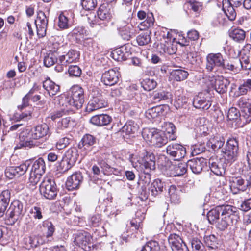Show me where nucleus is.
Instances as JSON below:
<instances>
[{
	"mask_svg": "<svg viewBox=\"0 0 251 251\" xmlns=\"http://www.w3.org/2000/svg\"><path fill=\"white\" fill-rule=\"evenodd\" d=\"M97 15L100 21H108L112 18V11L107 5L103 4L99 8Z\"/></svg>",
	"mask_w": 251,
	"mask_h": 251,
	"instance_id": "nucleus-33",
	"label": "nucleus"
},
{
	"mask_svg": "<svg viewBox=\"0 0 251 251\" xmlns=\"http://www.w3.org/2000/svg\"><path fill=\"white\" fill-rule=\"evenodd\" d=\"M207 95L202 93H200L196 96L193 99V104L198 109L207 110L210 107L211 103L207 99Z\"/></svg>",
	"mask_w": 251,
	"mask_h": 251,
	"instance_id": "nucleus-21",
	"label": "nucleus"
},
{
	"mask_svg": "<svg viewBox=\"0 0 251 251\" xmlns=\"http://www.w3.org/2000/svg\"><path fill=\"white\" fill-rule=\"evenodd\" d=\"M229 205H218L211 209L207 213V218L209 223L212 225H214L215 223L224 213L229 214V211H227V209L230 207Z\"/></svg>",
	"mask_w": 251,
	"mask_h": 251,
	"instance_id": "nucleus-14",
	"label": "nucleus"
},
{
	"mask_svg": "<svg viewBox=\"0 0 251 251\" xmlns=\"http://www.w3.org/2000/svg\"><path fill=\"white\" fill-rule=\"evenodd\" d=\"M43 87L48 92L50 96L56 95L60 90V86L56 84L49 78L43 82Z\"/></svg>",
	"mask_w": 251,
	"mask_h": 251,
	"instance_id": "nucleus-34",
	"label": "nucleus"
},
{
	"mask_svg": "<svg viewBox=\"0 0 251 251\" xmlns=\"http://www.w3.org/2000/svg\"><path fill=\"white\" fill-rule=\"evenodd\" d=\"M43 227L46 230V237L48 241L50 240V239L52 237L55 230L54 226L51 222L49 220H45L42 223Z\"/></svg>",
	"mask_w": 251,
	"mask_h": 251,
	"instance_id": "nucleus-41",
	"label": "nucleus"
},
{
	"mask_svg": "<svg viewBox=\"0 0 251 251\" xmlns=\"http://www.w3.org/2000/svg\"><path fill=\"white\" fill-rule=\"evenodd\" d=\"M137 15L139 20H144V21L140 24V25L143 26V28L140 27L141 30L145 29L153 25L154 19L151 13H147L145 11L139 10L137 12Z\"/></svg>",
	"mask_w": 251,
	"mask_h": 251,
	"instance_id": "nucleus-22",
	"label": "nucleus"
},
{
	"mask_svg": "<svg viewBox=\"0 0 251 251\" xmlns=\"http://www.w3.org/2000/svg\"><path fill=\"white\" fill-rule=\"evenodd\" d=\"M243 0H223V10L230 21H234L236 17L235 8L242 5Z\"/></svg>",
	"mask_w": 251,
	"mask_h": 251,
	"instance_id": "nucleus-10",
	"label": "nucleus"
},
{
	"mask_svg": "<svg viewBox=\"0 0 251 251\" xmlns=\"http://www.w3.org/2000/svg\"><path fill=\"white\" fill-rule=\"evenodd\" d=\"M225 143L224 138L219 135L211 137L207 142L208 147L211 148L216 151L223 147Z\"/></svg>",
	"mask_w": 251,
	"mask_h": 251,
	"instance_id": "nucleus-31",
	"label": "nucleus"
},
{
	"mask_svg": "<svg viewBox=\"0 0 251 251\" xmlns=\"http://www.w3.org/2000/svg\"><path fill=\"white\" fill-rule=\"evenodd\" d=\"M40 192L43 197L49 200L55 199L57 194V189L54 180L44 177L39 187Z\"/></svg>",
	"mask_w": 251,
	"mask_h": 251,
	"instance_id": "nucleus-8",
	"label": "nucleus"
},
{
	"mask_svg": "<svg viewBox=\"0 0 251 251\" xmlns=\"http://www.w3.org/2000/svg\"><path fill=\"white\" fill-rule=\"evenodd\" d=\"M83 46L85 49L88 50L90 52L95 53L98 51L96 43L91 38L85 40L83 42Z\"/></svg>",
	"mask_w": 251,
	"mask_h": 251,
	"instance_id": "nucleus-55",
	"label": "nucleus"
},
{
	"mask_svg": "<svg viewBox=\"0 0 251 251\" xmlns=\"http://www.w3.org/2000/svg\"><path fill=\"white\" fill-rule=\"evenodd\" d=\"M58 25L62 29H67L71 26L72 23L65 13L62 12L59 15Z\"/></svg>",
	"mask_w": 251,
	"mask_h": 251,
	"instance_id": "nucleus-48",
	"label": "nucleus"
},
{
	"mask_svg": "<svg viewBox=\"0 0 251 251\" xmlns=\"http://www.w3.org/2000/svg\"><path fill=\"white\" fill-rule=\"evenodd\" d=\"M188 167L196 174H200L206 165V160L203 158H194L187 161Z\"/></svg>",
	"mask_w": 251,
	"mask_h": 251,
	"instance_id": "nucleus-23",
	"label": "nucleus"
},
{
	"mask_svg": "<svg viewBox=\"0 0 251 251\" xmlns=\"http://www.w3.org/2000/svg\"><path fill=\"white\" fill-rule=\"evenodd\" d=\"M248 187L245 180L240 177H233L232 179L230 189L233 194H237L239 192L244 191Z\"/></svg>",
	"mask_w": 251,
	"mask_h": 251,
	"instance_id": "nucleus-26",
	"label": "nucleus"
},
{
	"mask_svg": "<svg viewBox=\"0 0 251 251\" xmlns=\"http://www.w3.org/2000/svg\"><path fill=\"white\" fill-rule=\"evenodd\" d=\"M96 139L95 137L91 134H86L81 139L78 144V147L80 149L89 151L96 143Z\"/></svg>",
	"mask_w": 251,
	"mask_h": 251,
	"instance_id": "nucleus-30",
	"label": "nucleus"
},
{
	"mask_svg": "<svg viewBox=\"0 0 251 251\" xmlns=\"http://www.w3.org/2000/svg\"><path fill=\"white\" fill-rule=\"evenodd\" d=\"M83 180L82 174L76 172L69 176L66 182V186L69 190L77 189L79 188Z\"/></svg>",
	"mask_w": 251,
	"mask_h": 251,
	"instance_id": "nucleus-18",
	"label": "nucleus"
},
{
	"mask_svg": "<svg viewBox=\"0 0 251 251\" xmlns=\"http://www.w3.org/2000/svg\"><path fill=\"white\" fill-rule=\"evenodd\" d=\"M224 60L223 56L220 53H209L206 57V69L212 72L215 67H222Z\"/></svg>",
	"mask_w": 251,
	"mask_h": 251,
	"instance_id": "nucleus-16",
	"label": "nucleus"
},
{
	"mask_svg": "<svg viewBox=\"0 0 251 251\" xmlns=\"http://www.w3.org/2000/svg\"><path fill=\"white\" fill-rule=\"evenodd\" d=\"M245 32L240 28H235L229 32V36L234 41L241 42L245 38Z\"/></svg>",
	"mask_w": 251,
	"mask_h": 251,
	"instance_id": "nucleus-42",
	"label": "nucleus"
},
{
	"mask_svg": "<svg viewBox=\"0 0 251 251\" xmlns=\"http://www.w3.org/2000/svg\"><path fill=\"white\" fill-rule=\"evenodd\" d=\"M58 57H57L54 53H49L45 56L44 63L45 66L49 67L54 65L55 63L58 65Z\"/></svg>",
	"mask_w": 251,
	"mask_h": 251,
	"instance_id": "nucleus-51",
	"label": "nucleus"
},
{
	"mask_svg": "<svg viewBox=\"0 0 251 251\" xmlns=\"http://www.w3.org/2000/svg\"><path fill=\"white\" fill-rule=\"evenodd\" d=\"M78 157L77 149L75 147L69 149L65 153L63 157L69 162V166H73Z\"/></svg>",
	"mask_w": 251,
	"mask_h": 251,
	"instance_id": "nucleus-32",
	"label": "nucleus"
},
{
	"mask_svg": "<svg viewBox=\"0 0 251 251\" xmlns=\"http://www.w3.org/2000/svg\"><path fill=\"white\" fill-rule=\"evenodd\" d=\"M45 170V163L42 158H39L34 162L28 182L31 189H34L33 187L40 181Z\"/></svg>",
	"mask_w": 251,
	"mask_h": 251,
	"instance_id": "nucleus-6",
	"label": "nucleus"
},
{
	"mask_svg": "<svg viewBox=\"0 0 251 251\" xmlns=\"http://www.w3.org/2000/svg\"><path fill=\"white\" fill-rule=\"evenodd\" d=\"M229 82L223 76H218L215 79L213 87L215 90L220 94H223L226 92Z\"/></svg>",
	"mask_w": 251,
	"mask_h": 251,
	"instance_id": "nucleus-28",
	"label": "nucleus"
},
{
	"mask_svg": "<svg viewBox=\"0 0 251 251\" xmlns=\"http://www.w3.org/2000/svg\"><path fill=\"white\" fill-rule=\"evenodd\" d=\"M68 71L70 76L72 77H79L82 74L81 68L77 65H70Z\"/></svg>",
	"mask_w": 251,
	"mask_h": 251,
	"instance_id": "nucleus-57",
	"label": "nucleus"
},
{
	"mask_svg": "<svg viewBox=\"0 0 251 251\" xmlns=\"http://www.w3.org/2000/svg\"><path fill=\"white\" fill-rule=\"evenodd\" d=\"M164 183L159 179L154 180L149 188V191L153 197H156L161 194L164 189Z\"/></svg>",
	"mask_w": 251,
	"mask_h": 251,
	"instance_id": "nucleus-35",
	"label": "nucleus"
},
{
	"mask_svg": "<svg viewBox=\"0 0 251 251\" xmlns=\"http://www.w3.org/2000/svg\"><path fill=\"white\" fill-rule=\"evenodd\" d=\"M203 241L206 246L209 248L215 249L217 247V238L213 234L205 235Z\"/></svg>",
	"mask_w": 251,
	"mask_h": 251,
	"instance_id": "nucleus-50",
	"label": "nucleus"
},
{
	"mask_svg": "<svg viewBox=\"0 0 251 251\" xmlns=\"http://www.w3.org/2000/svg\"><path fill=\"white\" fill-rule=\"evenodd\" d=\"M241 63V69L250 70L251 69V56H242L239 59Z\"/></svg>",
	"mask_w": 251,
	"mask_h": 251,
	"instance_id": "nucleus-62",
	"label": "nucleus"
},
{
	"mask_svg": "<svg viewBox=\"0 0 251 251\" xmlns=\"http://www.w3.org/2000/svg\"><path fill=\"white\" fill-rule=\"evenodd\" d=\"M191 243L193 251H204L203 244L198 238L192 239Z\"/></svg>",
	"mask_w": 251,
	"mask_h": 251,
	"instance_id": "nucleus-63",
	"label": "nucleus"
},
{
	"mask_svg": "<svg viewBox=\"0 0 251 251\" xmlns=\"http://www.w3.org/2000/svg\"><path fill=\"white\" fill-rule=\"evenodd\" d=\"M163 110L161 106H157L149 109L146 111V116L148 119H154L162 114Z\"/></svg>",
	"mask_w": 251,
	"mask_h": 251,
	"instance_id": "nucleus-45",
	"label": "nucleus"
},
{
	"mask_svg": "<svg viewBox=\"0 0 251 251\" xmlns=\"http://www.w3.org/2000/svg\"><path fill=\"white\" fill-rule=\"evenodd\" d=\"M8 232L6 227L0 226V244H5L9 239V236L8 235Z\"/></svg>",
	"mask_w": 251,
	"mask_h": 251,
	"instance_id": "nucleus-59",
	"label": "nucleus"
},
{
	"mask_svg": "<svg viewBox=\"0 0 251 251\" xmlns=\"http://www.w3.org/2000/svg\"><path fill=\"white\" fill-rule=\"evenodd\" d=\"M23 208L22 202L18 200L14 201L6 212V216L11 219L13 223H15L22 214Z\"/></svg>",
	"mask_w": 251,
	"mask_h": 251,
	"instance_id": "nucleus-15",
	"label": "nucleus"
},
{
	"mask_svg": "<svg viewBox=\"0 0 251 251\" xmlns=\"http://www.w3.org/2000/svg\"><path fill=\"white\" fill-rule=\"evenodd\" d=\"M250 91H251V79H248L239 86L235 94L237 96H239L245 95Z\"/></svg>",
	"mask_w": 251,
	"mask_h": 251,
	"instance_id": "nucleus-44",
	"label": "nucleus"
},
{
	"mask_svg": "<svg viewBox=\"0 0 251 251\" xmlns=\"http://www.w3.org/2000/svg\"><path fill=\"white\" fill-rule=\"evenodd\" d=\"M66 108H61L59 110H56L50 115V118L53 121L62 118L67 115L70 112L72 111V108L68 107V105L65 104Z\"/></svg>",
	"mask_w": 251,
	"mask_h": 251,
	"instance_id": "nucleus-43",
	"label": "nucleus"
},
{
	"mask_svg": "<svg viewBox=\"0 0 251 251\" xmlns=\"http://www.w3.org/2000/svg\"><path fill=\"white\" fill-rule=\"evenodd\" d=\"M184 7H187L196 14H199L203 8V4L195 0H187L184 4Z\"/></svg>",
	"mask_w": 251,
	"mask_h": 251,
	"instance_id": "nucleus-40",
	"label": "nucleus"
},
{
	"mask_svg": "<svg viewBox=\"0 0 251 251\" xmlns=\"http://www.w3.org/2000/svg\"><path fill=\"white\" fill-rule=\"evenodd\" d=\"M30 213L33 215V217L35 219H41L43 218L42 209L38 206H34L30 211Z\"/></svg>",
	"mask_w": 251,
	"mask_h": 251,
	"instance_id": "nucleus-64",
	"label": "nucleus"
},
{
	"mask_svg": "<svg viewBox=\"0 0 251 251\" xmlns=\"http://www.w3.org/2000/svg\"><path fill=\"white\" fill-rule=\"evenodd\" d=\"M225 158H219L213 155L209 159V166L210 170L218 176H223L225 174L226 165Z\"/></svg>",
	"mask_w": 251,
	"mask_h": 251,
	"instance_id": "nucleus-9",
	"label": "nucleus"
},
{
	"mask_svg": "<svg viewBox=\"0 0 251 251\" xmlns=\"http://www.w3.org/2000/svg\"><path fill=\"white\" fill-rule=\"evenodd\" d=\"M35 24L37 34L39 37H44L46 34L48 24V18L47 15L42 11H38Z\"/></svg>",
	"mask_w": 251,
	"mask_h": 251,
	"instance_id": "nucleus-13",
	"label": "nucleus"
},
{
	"mask_svg": "<svg viewBox=\"0 0 251 251\" xmlns=\"http://www.w3.org/2000/svg\"><path fill=\"white\" fill-rule=\"evenodd\" d=\"M107 102L101 95L93 97L90 100L86 108V110L88 112H91L93 111L103 108L107 106Z\"/></svg>",
	"mask_w": 251,
	"mask_h": 251,
	"instance_id": "nucleus-20",
	"label": "nucleus"
},
{
	"mask_svg": "<svg viewBox=\"0 0 251 251\" xmlns=\"http://www.w3.org/2000/svg\"><path fill=\"white\" fill-rule=\"evenodd\" d=\"M119 76L117 68L110 69L102 74L101 81L106 85L112 86L118 82Z\"/></svg>",
	"mask_w": 251,
	"mask_h": 251,
	"instance_id": "nucleus-19",
	"label": "nucleus"
},
{
	"mask_svg": "<svg viewBox=\"0 0 251 251\" xmlns=\"http://www.w3.org/2000/svg\"><path fill=\"white\" fill-rule=\"evenodd\" d=\"M49 127L46 124H39L33 127H27L21 132L20 135L21 140L19 148L27 147L31 148L36 146L33 140L41 139L48 135Z\"/></svg>",
	"mask_w": 251,
	"mask_h": 251,
	"instance_id": "nucleus-1",
	"label": "nucleus"
},
{
	"mask_svg": "<svg viewBox=\"0 0 251 251\" xmlns=\"http://www.w3.org/2000/svg\"><path fill=\"white\" fill-rule=\"evenodd\" d=\"M118 31L122 38L126 41L129 40L134 34L133 26L126 21L120 24Z\"/></svg>",
	"mask_w": 251,
	"mask_h": 251,
	"instance_id": "nucleus-24",
	"label": "nucleus"
},
{
	"mask_svg": "<svg viewBox=\"0 0 251 251\" xmlns=\"http://www.w3.org/2000/svg\"><path fill=\"white\" fill-rule=\"evenodd\" d=\"M79 57L78 51L72 49L69 50L66 54L58 56V65L55 67V70L57 72H62L70 63L77 62Z\"/></svg>",
	"mask_w": 251,
	"mask_h": 251,
	"instance_id": "nucleus-7",
	"label": "nucleus"
},
{
	"mask_svg": "<svg viewBox=\"0 0 251 251\" xmlns=\"http://www.w3.org/2000/svg\"><path fill=\"white\" fill-rule=\"evenodd\" d=\"M167 154L174 160L179 161L183 158L186 154V148L178 143H172L166 148Z\"/></svg>",
	"mask_w": 251,
	"mask_h": 251,
	"instance_id": "nucleus-11",
	"label": "nucleus"
},
{
	"mask_svg": "<svg viewBox=\"0 0 251 251\" xmlns=\"http://www.w3.org/2000/svg\"><path fill=\"white\" fill-rule=\"evenodd\" d=\"M137 129L138 126L137 124H135L134 122L133 121H128L123 126L121 130L123 132L128 135L134 133L137 131Z\"/></svg>",
	"mask_w": 251,
	"mask_h": 251,
	"instance_id": "nucleus-47",
	"label": "nucleus"
},
{
	"mask_svg": "<svg viewBox=\"0 0 251 251\" xmlns=\"http://www.w3.org/2000/svg\"><path fill=\"white\" fill-rule=\"evenodd\" d=\"M81 4L85 10H93L97 4V0H81Z\"/></svg>",
	"mask_w": 251,
	"mask_h": 251,
	"instance_id": "nucleus-56",
	"label": "nucleus"
},
{
	"mask_svg": "<svg viewBox=\"0 0 251 251\" xmlns=\"http://www.w3.org/2000/svg\"><path fill=\"white\" fill-rule=\"evenodd\" d=\"M221 68L235 73H237L241 70L240 59L237 58H230L228 60L224 59Z\"/></svg>",
	"mask_w": 251,
	"mask_h": 251,
	"instance_id": "nucleus-25",
	"label": "nucleus"
},
{
	"mask_svg": "<svg viewBox=\"0 0 251 251\" xmlns=\"http://www.w3.org/2000/svg\"><path fill=\"white\" fill-rule=\"evenodd\" d=\"M112 118L107 114H100L93 116L90 120L92 124L97 126H103L109 124Z\"/></svg>",
	"mask_w": 251,
	"mask_h": 251,
	"instance_id": "nucleus-29",
	"label": "nucleus"
},
{
	"mask_svg": "<svg viewBox=\"0 0 251 251\" xmlns=\"http://www.w3.org/2000/svg\"><path fill=\"white\" fill-rule=\"evenodd\" d=\"M92 238L91 234L86 231H81L77 233L74 242L76 245L85 251H89L93 246Z\"/></svg>",
	"mask_w": 251,
	"mask_h": 251,
	"instance_id": "nucleus-12",
	"label": "nucleus"
},
{
	"mask_svg": "<svg viewBox=\"0 0 251 251\" xmlns=\"http://www.w3.org/2000/svg\"><path fill=\"white\" fill-rule=\"evenodd\" d=\"M151 33L149 31H146L141 33L136 38V41L139 46L147 45L151 42Z\"/></svg>",
	"mask_w": 251,
	"mask_h": 251,
	"instance_id": "nucleus-49",
	"label": "nucleus"
},
{
	"mask_svg": "<svg viewBox=\"0 0 251 251\" xmlns=\"http://www.w3.org/2000/svg\"><path fill=\"white\" fill-rule=\"evenodd\" d=\"M71 96L65 98V104L72 108V111L81 108L85 101L83 89L79 85L73 86L71 90Z\"/></svg>",
	"mask_w": 251,
	"mask_h": 251,
	"instance_id": "nucleus-2",
	"label": "nucleus"
},
{
	"mask_svg": "<svg viewBox=\"0 0 251 251\" xmlns=\"http://www.w3.org/2000/svg\"><path fill=\"white\" fill-rule=\"evenodd\" d=\"M160 246L157 242L150 241L143 246L141 251H160Z\"/></svg>",
	"mask_w": 251,
	"mask_h": 251,
	"instance_id": "nucleus-52",
	"label": "nucleus"
},
{
	"mask_svg": "<svg viewBox=\"0 0 251 251\" xmlns=\"http://www.w3.org/2000/svg\"><path fill=\"white\" fill-rule=\"evenodd\" d=\"M168 193L172 202L174 203H179L180 200L179 194L180 193L179 189H177L174 185H172L169 189Z\"/></svg>",
	"mask_w": 251,
	"mask_h": 251,
	"instance_id": "nucleus-46",
	"label": "nucleus"
},
{
	"mask_svg": "<svg viewBox=\"0 0 251 251\" xmlns=\"http://www.w3.org/2000/svg\"><path fill=\"white\" fill-rule=\"evenodd\" d=\"M162 129L165 136H167L170 140H174L176 138L175 133V126L174 125L170 122H166L163 124Z\"/></svg>",
	"mask_w": 251,
	"mask_h": 251,
	"instance_id": "nucleus-37",
	"label": "nucleus"
},
{
	"mask_svg": "<svg viewBox=\"0 0 251 251\" xmlns=\"http://www.w3.org/2000/svg\"><path fill=\"white\" fill-rule=\"evenodd\" d=\"M189 74L187 71L181 69L173 70L170 73V78L173 80L181 81L186 79Z\"/></svg>",
	"mask_w": 251,
	"mask_h": 251,
	"instance_id": "nucleus-36",
	"label": "nucleus"
},
{
	"mask_svg": "<svg viewBox=\"0 0 251 251\" xmlns=\"http://www.w3.org/2000/svg\"><path fill=\"white\" fill-rule=\"evenodd\" d=\"M238 141L236 138L229 139L225 146L222 149L223 157L226 160L227 164H231L236 160L238 154Z\"/></svg>",
	"mask_w": 251,
	"mask_h": 251,
	"instance_id": "nucleus-4",
	"label": "nucleus"
},
{
	"mask_svg": "<svg viewBox=\"0 0 251 251\" xmlns=\"http://www.w3.org/2000/svg\"><path fill=\"white\" fill-rule=\"evenodd\" d=\"M75 125V121L70 117L62 118L57 123L56 131L58 133H60L62 130L71 128Z\"/></svg>",
	"mask_w": 251,
	"mask_h": 251,
	"instance_id": "nucleus-27",
	"label": "nucleus"
},
{
	"mask_svg": "<svg viewBox=\"0 0 251 251\" xmlns=\"http://www.w3.org/2000/svg\"><path fill=\"white\" fill-rule=\"evenodd\" d=\"M171 94L169 92L161 91L156 93L153 96L154 100L156 101L166 100L171 99Z\"/></svg>",
	"mask_w": 251,
	"mask_h": 251,
	"instance_id": "nucleus-58",
	"label": "nucleus"
},
{
	"mask_svg": "<svg viewBox=\"0 0 251 251\" xmlns=\"http://www.w3.org/2000/svg\"><path fill=\"white\" fill-rule=\"evenodd\" d=\"M187 167L188 162H179L177 164L173 165L171 167L172 175L175 176L183 175L187 172Z\"/></svg>",
	"mask_w": 251,
	"mask_h": 251,
	"instance_id": "nucleus-38",
	"label": "nucleus"
},
{
	"mask_svg": "<svg viewBox=\"0 0 251 251\" xmlns=\"http://www.w3.org/2000/svg\"><path fill=\"white\" fill-rule=\"evenodd\" d=\"M112 54L113 58L118 61L124 60L126 58L125 52L123 51V47L115 50Z\"/></svg>",
	"mask_w": 251,
	"mask_h": 251,
	"instance_id": "nucleus-60",
	"label": "nucleus"
},
{
	"mask_svg": "<svg viewBox=\"0 0 251 251\" xmlns=\"http://www.w3.org/2000/svg\"><path fill=\"white\" fill-rule=\"evenodd\" d=\"M29 166V162L26 161L18 166L8 167L5 170V176L9 179H12L16 176L19 177L26 172Z\"/></svg>",
	"mask_w": 251,
	"mask_h": 251,
	"instance_id": "nucleus-17",
	"label": "nucleus"
},
{
	"mask_svg": "<svg viewBox=\"0 0 251 251\" xmlns=\"http://www.w3.org/2000/svg\"><path fill=\"white\" fill-rule=\"evenodd\" d=\"M168 241L173 251L184 243L180 236L175 233L171 234L168 238Z\"/></svg>",
	"mask_w": 251,
	"mask_h": 251,
	"instance_id": "nucleus-39",
	"label": "nucleus"
},
{
	"mask_svg": "<svg viewBox=\"0 0 251 251\" xmlns=\"http://www.w3.org/2000/svg\"><path fill=\"white\" fill-rule=\"evenodd\" d=\"M227 211L229 214H225L215 223L216 227L220 231H224L231 225H235L239 219L238 212L235 207L230 206Z\"/></svg>",
	"mask_w": 251,
	"mask_h": 251,
	"instance_id": "nucleus-3",
	"label": "nucleus"
},
{
	"mask_svg": "<svg viewBox=\"0 0 251 251\" xmlns=\"http://www.w3.org/2000/svg\"><path fill=\"white\" fill-rule=\"evenodd\" d=\"M142 169L144 168V171L145 173L147 175L148 177V180L146 181L147 183H149L150 181V175H149V172L151 170H154L155 169V162H148L147 161H143L142 164Z\"/></svg>",
	"mask_w": 251,
	"mask_h": 251,
	"instance_id": "nucleus-53",
	"label": "nucleus"
},
{
	"mask_svg": "<svg viewBox=\"0 0 251 251\" xmlns=\"http://www.w3.org/2000/svg\"><path fill=\"white\" fill-rule=\"evenodd\" d=\"M142 136L147 142L156 147H161L168 142V137L155 129H144Z\"/></svg>",
	"mask_w": 251,
	"mask_h": 251,
	"instance_id": "nucleus-5",
	"label": "nucleus"
},
{
	"mask_svg": "<svg viewBox=\"0 0 251 251\" xmlns=\"http://www.w3.org/2000/svg\"><path fill=\"white\" fill-rule=\"evenodd\" d=\"M144 89L150 91L154 89L157 86V82L153 79L146 78L142 83Z\"/></svg>",
	"mask_w": 251,
	"mask_h": 251,
	"instance_id": "nucleus-54",
	"label": "nucleus"
},
{
	"mask_svg": "<svg viewBox=\"0 0 251 251\" xmlns=\"http://www.w3.org/2000/svg\"><path fill=\"white\" fill-rule=\"evenodd\" d=\"M10 199V192L5 190L0 194V203L8 206Z\"/></svg>",
	"mask_w": 251,
	"mask_h": 251,
	"instance_id": "nucleus-61",
	"label": "nucleus"
}]
</instances>
